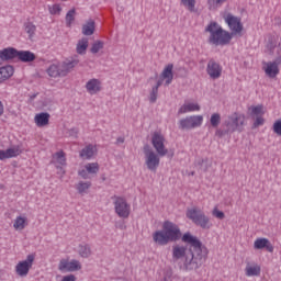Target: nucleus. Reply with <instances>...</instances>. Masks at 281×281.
<instances>
[{
	"instance_id": "nucleus-1",
	"label": "nucleus",
	"mask_w": 281,
	"mask_h": 281,
	"mask_svg": "<svg viewBox=\"0 0 281 281\" xmlns=\"http://www.w3.org/2000/svg\"><path fill=\"white\" fill-rule=\"evenodd\" d=\"M182 243L188 246L176 245L172 247V260L177 262V260L184 258L183 267L186 271L201 269L205 260H207V248L190 232L182 235Z\"/></svg>"
},
{
	"instance_id": "nucleus-2",
	"label": "nucleus",
	"mask_w": 281,
	"mask_h": 281,
	"mask_svg": "<svg viewBox=\"0 0 281 281\" xmlns=\"http://www.w3.org/2000/svg\"><path fill=\"white\" fill-rule=\"evenodd\" d=\"M182 238L183 236L181 235V228H179V225L170 221H165L162 224V231H156L153 234L154 243L161 247L168 245V243H177Z\"/></svg>"
},
{
	"instance_id": "nucleus-3",
	"label": "nucleus",
	"mask_w": 281,
	"mask_h": 281,
	"mask_svg": "<svg viewBox=\"0 0 281 281\" xmlns=\"http://www.w3.org/2000/svg\"><path fill=\"white\" fill-rule=\"evenodd\" d=\"M205 32L210 33L209 36V43L210 45H215L218 47L229 45L232 43V34L225 30H223V26L220 25L216 22H211L206 27Z\"/></svg>"
},
{
	"instance_id": "nucleus-4",
	"label": "nucleus",
	"mask_w": 281,
	"mask_h": 281,
	"mask_svg": "<svg viewBox=\"0 0 281 281\" xmlns=\"http://www.w3.org/2000/svg\"><path fill=\"white\" fill-rule=\"evenodd\" d=\"M223 126L224 130H217L215 135L217 137H225V135H229V133H243V126H245V114L235 112L227 116L224 121Z\"/></svg>"
},
{
	"instance_id": "nucleus-5",
	"label": "nucleus",
	"mask_w": 281,
	"mask_h": 281,
	"mask_svg": "<svg viewBox=\"0 0 281 281\" xmlns=\"http://www.w3.org/2000/svg\"><path fill=\"white\" fill-rule=\"evenodd\" d=\"M187 218L192 221L194 225H198V227H201L202 229H210L212 227L210 217L205 215V212L196 206L187 210Z\"/></svg>"
},
{
	"instance_id": "nucleus-6",
	"label": "nucleus",
	"mask_w": 281,
	"mask_h": 281,
	"mask_svg": "<svg viewBox=\"0 0 281 281\" xmlns=\"http://www.w3.org/2000/svg\"><path fill=\"white\" fill-rule=\"evenodd\" d=\"M143 153L145 155V166H147V169H149L150 172H157V168H159V164L161 161L159 157L161 156H159L158 153H155L153 147L148 144L144 145Z\"/></svg>"
},
{
	"instance_id": "nucleus-7",
	"label": "nucleus",
	"mask_w": 281,
	"mask_h": 281,
	"mask_svg": "<svg viewBox=\"0 0 281 281\" xmlns=\"http://www.w3.org/2000/svg\"><path fill=\"white\" fill-rule=\"evenodd\" d=\"M151 146H154L159 157H166V155H168V148H166V137L160 132H154L151 135Z\"/></svg>"
},
{
	"instance_id": "nucleus-8",
	"label": "nucleus",
	"mask_w": 281,
	"mask_h": 281,
	"mask_svg": "<svg viewBox=\"0 0 281 281\" xmlns=\"http://www.w3.org/2000/svg\"><path fill=\"white\" fill-rule=\"evenodd\" d=\"M114 210L120 218H128L131 216V204L122 196H114Z\"/></svg>"
},
{
	"instance_id": "nucleus-9",
	"label": "nucleus",
	"mask_w": 281,
	"mask_h": 281,
	"mask_svg": "<svg viewBox=\"0 0 281 281\" xmlns=\"http://www.w3.org/2000/svg\"><path fill=\"white\" fill-rule=\"evenodd\" d=\"M82 269V263H80L77 259H60L58 263V270L60 273H74V271H80Z\"/></svg>"
},
{
	"instance_id": "nucleus-10",
	"label": "nucleus",
	"mask_w": 281,
	"mask_h": 281,
	"mask_svg": "<svg viewBox=\"0 0 281 281\" xmlns=\"http://www.w3.org/2000/svg\"><path fill=\"white\" fill-rule=\"evenodd\" d=\"M33 265H34V255H27L25 260L18 262V265L15 266L16 276H20V278H26Z\"/></svg>"
},
{
	"instance_id": "nucleus-11",
	"label": "nucleus",
	"mask_w": 281,
	"mask_h": 281,
	"mask_svg": "<svg viewBox=\"0 0 281 281\" xmlns=\"http://www.w3.org/2000/svg\"><path fill=\"white\" fill-rule=\"evenodd\" d=\"M224 21L232 31V37L234 36V34H240V32H243V23L240 22V18L228 13L225 15Z\"/></svg>"
},
{
	"instance_id": "nucleus-12",
	"label": "nucleus",
	"mask_w": 281,
	"mask_h": 281,
	"mask_svg": "<svg viewBox=\"0 0 281 281\" xmlns=\"http://www.w3.org/2000/svg\"><path fill=\"white\" fill-rule=\"evenodd\" d=\"M203 124V116L202 115H193L187 116L186 119L180 120V128L182 131H190V128H196Z\"/></svg>"
},
{
	"instance_id": "nucleus-13",
	"label": "nucleus",
	"mask_w": 281,
	"mask_h": 281,
	"mask_svg": "<svg viewBox=\"0 0 281 281\" xmlns=\"http://www.w3.org/2000/svg\"><path fill=\"white\" fill-rule=\"evenodd\" d=\"M206 74L212 80H218L223 74V67L212 58L207 63Z\"/></svg>"
},
{
	"instance_id": "nucleus-14",
	"label": "nucleus",
	"mask_w": 281,
	"mask_h": 281,
	"mask_svg": "<svg viewBox=\"0 0 281 281\" xmlns=\"http://www.w3.org/2000/svg\"><path fill=\"white\" fill-rule=\"evenodd\" d=\"M60 65H61V75H64L65 77L68 74H71L75 67H78V65H80V57L78 55H74L71 57H68Z\"/></svg>"
},
{
	"instance_id": "nucleus-15",
	"label": "nucleus",
	"mask_w": 281,
	"mask_h": 281,
	"mask_svg": "<svg viewBox=\"0 0 281 281\" xmlns=\"http://www.w3.org/2000/svg\"><path fill=\"white\" fill-rule=\"evenodd\" d=\"M175 65L173 64H168L162 72L160 74V77L164 78L166 81H165V85L166 87H168L169 85H172V80H175Z\"/></svg>"
},
{
	"instance_id": "nucleus-16",
	"label": "nucleus",
	"mask_w": 281,
	"mask_h": 281,
	"mask_svg": "<svg viewBox=\"0 0 281 281\" xmlns=\"http://www.w3.org/2000/svg\"><path fill=\"white\" fill-rule=\"evenodd\" d=\"M19 49L14 47H7L0 50V60L8 61L18 58Z\"/></svg>"
},
{
	"instance_id": "nucleus-17",
	"label": "nucleus",
	"mask_w": 281,
	"mask_h": 281,
	"mask_svg": "<svg viewBox=\"0 0 281 281\" xmlns=\"http://www.w3.org/2000/svg\"><path fill=\"white\" fill-rule=\"evenodd\" d=\"M255 249H266L269 254H273V244L268 238H257L254 243Z\"/></svg>"
},
{
	"instance_id": "nucleus-18",
	"label": "nucleus",
	"mask_w": 281,
	"mask_h": 281,
	"mask_svg": "<svg viewBox=\"0 0 281 281\" xmlns=\"http://www.w3.org/2000/svg\"><path fill=\"white\" fill-rule=\"evenodd\" d=\"M19 155H21V149L19 147L8 148L7 150L0 149V161L19 157Z\"/></svg>"
},
{
	"instance_id": "nucleus-19",
	"label": "nucleus",
	"mask_w": 281,
	"mask_h": 281,
	"mask_svg": "<svg viewBox=\"0 0 281 281\" xmlns=\"http://www.w3.org/2000/svg\"><path fill=\"white\" fill-rule=\"evenodd\" d=\"M46 71L50 78H65L61 64H52Z\"/></svg>"
},
{
	"instance_id": "nucleus-20",
	"label": "nucleus",
	"mask_w": 281,
	"mask_h": 281,
	"mask_svg": "<svg viewBox=\"0 0 281 281\" xmlns=\"http://www.w3.org/2000/svg\"><path fill=\"white\" fill-rule=\"evenodd\" d=\"M263 65L268 78H276L280 74V68L273 61L263 63Z\"/></svg>"
},
{
	"instance_id": "nucleus-21",
	"label": "nucleus",
	"mask_w": 281,
	"mask_h": 281,
	"mask_svg": "<svg viewBox=\"0 0 281 281\" xmlns=\"http://www.w3.org/2000/svg\"><path fill=\"white\" fill-rule=\"evenodd\" d=\"M101 82L98 79H90L87 83H86V89L88 91V93H90L91 95L99 93V91L102 90L101 87Z\"/></svg>"
},
{
	"instance_id": "nucleus-22",
	"label": "nucleus",
	"mask_w": 281,
	"mask_h": 281,
	"mask_svg": "<svg viewBox=\"0 0 281 281\" xmlns=\"http://www.w3.org/2000/svg\"><path fill=\"white\" fill-rule=\"evenodd\" d=\"M18 60L21 63H34L36 55L31 50H18Z\"/></svg>"
},
{
	"instance_id": "nucleus-23",
	"label": "nucleus",
	"mask_w": 281,
	"mask_h": 281,
	"mask_svg": "<svg viewBox=\"0 0 281 281\" xmlns=\"http://www.w3.org/2000/svg\"><path fill=\"white\" fill-rule=\"evenodd\" d=\"M83 36H93L95 32V21L88 20L81 27Z\"/></svg>"
},
{
	"instance_id": "nucleus-24",
	"label": "nucleus",
	"mask_w": 281,
	"mask_h": 281,
	"mask_svg": "<svg viewBox=\"0 0 281 281\" xmlns=\"http://www.w3.org/2000/svg\"><path fill=\"white\" fill-rule=\"evenodd\" d=\"M88 47H89V38L82 37L77 43L76 52L77 54H79V56H85V54H87Z\"/></svg>"
},
{
	"instance_id": "nucleus-25",
	"label": "nucleus",
	"mask_w": 281,
	"mask_h": 281,
	"mask_svg": "<svg viewBox=\"0 0 281 281\" xmlns=\"http://www.w3.org/2000/svg\"><path fill=\"white\" fill-rule=\"evenodd\" d=\"M0 76L2 79L9 80V78H12L14 76V66L7 65L3 67H0Z\"/></svg>"
},
{
	"instance_id": "nucleus-26",
	"label": "nucleus",
	"mask_w": 281,
	"mask_h": 281,
	"mask_svg": "<svg viewBox=\"0 0 281 281\" xmlns=\"http://www.w3.org/2000/svg\"><path fill=\"white\" fill-rule=\"evenodd\" d=\"M35 124L36 126H47L49 124V113L42 112L35 115Z\"/></svg>"
},
{
	"instance_id": "nucleus-27",
	"label": "nucleus",
	"mask_w": 281,
	"mask_h": 281,
	"mask_svg": "<svg viewBox=\"0 0 281 281\" xmlns=\"http://www.w3.org/2000/svg\"><path fill=\"white\" fill-rule=\"evenodd\" d=\"M94 153H95V147H93V145L90 144L81 149L79 157H81V159H91Z\"/></svg>"
},
{
	"instance_id": "nucleus-28",
	"label": "nucleus",
	"mask_w": 281,
	"mask_h": 281,
	"mask_svg": "<svg viewBox=\"0 0 281 281\" xmlns=\"http://www.w3.org/2000/svg\"><path fill=\"white\" fill-rule=\"evenodd\" d=\"M78 254L81 258L91 257V246L89 244H80L78 246Z\"/></svg>"
},
{
	"instance_id": "nucleus-29",
	"label": "nucleus",
	"mask_w": 281,
	"mask_h": 281,
	"mask_svg": "<svg viewBox=\"0 0 281 281\" xmlns=\"http://www.w3.org/2000/svg\"><path fill=\"white\" fill-rule=\"evenodd\" d=\"M260 271H261L260 266L257 263L252 266L248 263L246 266V276L248 278L260 276Z\"/></svg>"
},
{
	"instance_id": "nucleus-30",
	"label": "nucleus",
	"mask_w": 281,
	"mask_h": 281,
	"mask_svg": "<svg viewBox=\"0 0 281 281\" xmlns=\"http://www.w3.org/2000/svg\"><path fill=\"white\" fill-rule=\"evenodd\" d=\"M192 111H201V106L196 103L183 104L179 109L178 113L183 114V113H188V112H192Z\"/></svg>"
},
{
	"instance_id": "nucleus-31",
	"label": "nucleus",
	"mask_w": 281,
	"mask_h": 281,
	"mask_svg": "<svg viewBox=\"0 0 281 281\" xmlns=\"http://www.w3.org/2000/svg\"><path fill=\"white\" fill-rule=\"evenodd\" d=\"M24 32L29 34V40L33 41L35 34H36V25L32 22H26L24 23Z\"/></svg>"
},
{
	"instance_id": "nucleus-32",
	"label": "nucleus",
	"mask_w": 281,
	"mask_h": 281,
	"mask_svg": "<svg viewBox=\"0 0 281 281\" xmlns=\"http://www.w3.org/2000/svg\"><path fill=\"white\" fill-rule=\"evenodd\" d=\"M86 170L89 175H98L100 172V165L98 162H89L86 165Z\"/></svg>"
},
{
	"instance_id": "nucleus-33",
	"label": "nucleus",
	"mask_w": 281,
	"mask_h": 281,
	"mask_svg": "<svg viewBox=\"0 0 281 281\" xmlns=\"http://www.w3.org/2000/svg\"><path fill=\"white\" fill-rule=\"evenodd\" d=\"M181 3L190 12H196V0H181Z\"/></svg>"
},
{
	"instance_id": "nucleus-34",
	"label": "nucleus",
	"mask_w": 281,
	"mask_h": 281,
	"mask_svg": "<svg viewBox=\"0 0 281 281\" xmlns=\"http://www.w3.org/2000/svg\"><path fill=\"white\" fill-rule=\"evenodd\" d=\"M89 188H91V182H78L76 189L79 192V194H87V190H89Z\"/></svg>"
},
{
	"instance_id": "nucleus-35",
	"label": "nucleus",
	"mask_w": 281,
	"mask_h": 281,
	"mask_svg": "<svg viewBox=\"0 0 281 281\" xmlns=\"http://www.w3.org/2000/svg\"><path fill=\"white\" fill-rule=\"evenodd\" d=\"M76 21V9H71L66 14V25L71 27V24Z\"/></svg>"
},
{
	"instance_id": "nucleus-36",
	"label": "nucleus",
	"mask_w": 281,
	"mask_h": 281,
	"mask_svg": "<svg viewBox=\"0 0 281 281\" xmlns=\"http://www.w3.org/2000/svg\"><path fill=\"white\" fill-rule=\"evenodd\" d=\"M25 221H26L25 217L18 216L13 224L14 229H19V231L25 229Z\"/></svg>"
},
{
	"instance_id": "nucleus-37",
	"label": "nucleus",
	"mask_w": 281,
	"mask_h": 281,
	"mask_svg": "<svg viewBox=\"0 0 281 281\" xmlns=\"http://www.w3.org/2000/svg\"><path fill=\"white\" fill-rule=\"evenodd\" d=\"M100 49H104V42L97 41L92 44L90 52H91V54H98V52H100Z\"/></svg>"
},
{
	"instance_id": "nucleus-38",
	"label": "nucleus",
	"mask_w": 281,
	"mask_h": 281,
	"mask_svg": "<svg viewBox=\"0 0 281 281\" xmlns=\"http://www.w3.org/2000/svg\"><path fill=\"white\" fill-rule=\"evenodd\" d=\"M196 166L202 172H207V170H210V162L207 161V159L198 160Z\"/></svg>"
},
{
	"instance_id": "nucleus-39",
	"label": "nucleus",
	"mask_w": 281,
	"mask_h": 281,
	"mask_svg": "<svg viewBox=\"0 0 281 281\" xmlns=\"http://www.w3.org/2000/svg\"><path fill=\"white\" fill-rule=\"evenodd\" d=\"M211 126L213 128H217V126L221 124V114L220 113H213L210 119Z\"/></svg>"
},
{
	"instance_id": "nucleus-40",
	"label": "nucleus",
	"mask_w": 281,
	"mask_h": 281,
	"mask_svg": "<svg viewBox=\"0 0 281 281\" xmlns=\"http://www.w3.org/2000/svg\"><path fill=\"white\" fill-rule=\"evenodd\" d=\"M227 0H207L210 10H216V8H221L223 3Z\"/></svg>"
},
{
	"instance_id": "nucleus-41",
	"label": "nucleus",
	"mask_w": 281,
	"mask_h": 281,
	"mask_svg": "<svg viewBox=\"0 0 281 281\" xmlns=\"http://www.w3.org/2000/svg\"><path fill=\"white\" fill-rule=\"evenodd\" d=\"M158 95H159V90L153 87L151 91L149 92V102L151 104H155V102H157Z\"/></svg>"
},
{
	"instance_id": "nucleus-42",
	"label": "nucleus",
	"mask_w": 281,
	"mask_h": 281,
	"mask_svg": "<svg viewBox=\"0 0 281 281\" xmlns=\"http://www.w3.org/2000/svg\"><path fill=\"white\" fill-rule=\"evenodd\" d=\"M55 156L57 157V161L60 166H66L67 165V158L65 157V151H57L55 154Z\"/></svg>"
},
{
	"instance_id": "nucleus-43",
	"label": "nucleus",
	"mask_w": 281,
	"mask_h": 281,
	"mask_svg": "<svg viewBox=\"0 0 281 281\" xmlns=\"http://www.w3.org/2000/svg\"><path fill=\"white\" fill-rule=\"evenodd\" d=\"M49 14H60L63 12V8L60 4H53L48 7Z\"/></svg>"
},
{
	"instance_id": "nucleus-44",
	"label": "nucleus",
	"mask_w": 281,
	"mask_h": 281,
	"mask_svg": "<svg viewBox=\"0 0 281 281\" xmlns=\"http://www.w3.org/2000/svg\"><path fill=\"white\" fill-rule=\"evenodd\" d=\"M249 110L251 111L250 115H262V105L251 106Z\"/></svg>"
},
{
	"instance_id": "nucleus-45",
	"label": "nucleus",
	"mask_w": 281,
	"mask_h": 281,
	"mask_svg": "<svg viewBox=\"0 0 281 281\" xmlns=\"http://www.w3.org/2000/svg\"><path fill=\"white\" fill-rule=\"evenodd\" d=\"M273 133H276V135H279V137H281V121L278 120L273 123Z\"/></svg>"
},
{
	"instance_id": "nucleus-46",
	"label": "nucleus",
	"mask_w": 281,
	"mask_h": 281,
	"mask_svg": "<svg viewBox=\"0 0 281 281\" xmlns=\"http://www.w3.org/2000/svg\"><path fill=\"white\" fill-rule=\"evenodd\" d=\"M213 216H215V218H220V221H223V218H225V213H223V211H220L218 209H214Z\"/></svg>"
},
{
	"instance_id": "nucleus-47",
	"label": "nucleus",
	"mask_w": 281,
	"mask_h": 281,
	"mask_svg": "<svg viewBox=\"0 0 281 281\" xmlns=\"http://www.w3.org/2000/svg\"><path fill=\"white\" fill-rule=\"evenodd\" d=\"M265 124V119L261 116H257L256 121L252 124V128H258V126H262Z\"/></svg>"
},
{
	"instance_id": "nucleus-48",
	"label": "nucleus",
	"mask_w": 281,
	"mask_h": 281,
	"mask_svg": "<svg viewBox=\"0 0 281 281\" xmlns=\"http://www.w3.org/2000/svg\"><path fill=\"white\" fill-rule=\"evenodd\" d=\"M78 175L81 179H91V177L89 176V171H87V169L79 170Z\"/></svg>"
},
{
	"instance_id": "nucleus-49",
	"label": "nucleus",
	"mask_w": 281,
	"mask_h": 281,
	"mask_svg": "<svg viewBox=\"0 0 281 281\" xmlns=\"http://www.w3.org/2000/svg\"><path fill=\"white\" fill-rule=\"evenodd\" d=\"M267 49H269L270 54H273V50L276 49V43H273L272 40H269L267 44Z\"/></svg>"
},
{
	"instance_id": "nucleus-50",
	"label": "nucleus",
	"mask_w": 281,
	"mask_h": 281,
	"mask_svg": "<svg viewBox=\"0 0 281 281\" xmlns=\"http://www.w3.org/2000/svg\"><path fill=\"white\" fill-rule=\"evenodd\" d=\"M279 69L281 67V53L278 54V56L272 61Z\"/></svg>"
},
{
	"instance_id": "nucleus-51",
	"label": "nucleus",
	"mask_w": 281,
	"mask_h": 281,
	"mask_svg": "<svg viewBox=\"0 0 281 281\" xmlns=\"http://www.w3.org/2000/svg\"><path fill=\"white\" fill-rule=\"evenodd\" d=\"M164 79L161 76L160 78L158 79L157 83L154 86V88L158 89L159 90V87H161L164 85Z\"/></svg>"
},
{
	"instance_id": "nucleus-52",
	"label": "nucleus",
	"mask_w": 281,
	"mask_h": 281,
	"mask_svg": "<svg viewBox=\"0 0 281 281\" xmlns=\"http://www.w3.org/2000/svg\"><path fill=\"white\" fill-rule=\"evenodd\" d=\"M69 135H70L71 137H78V128H71V130L69 131Z\"/></svg>"
},
{
	"instance_id": "nucleus-53",
	"label": "nucleus",
	"mask_w": 281,
	"mask_h": 281,
	"mask_svg": "<svg viewBox=\"0 0 281 281\" xmlns=\"http://www.w3.org/2000/svg\"><path fill=\"white\" fill-rule=\"evenodd\" d=\"M124 142H125L124 136H120V137L116 138L115 144H116V146H120V144H124Z\"/></svg>"
},
{
	"instance_id": "nucleus-54",
	"label": "nucleus",
	"mask_w": 281,
	"mask_h": 281,
	"mask_svg": "<svg viewBox=\"0 0 281 281\" xmlns=\"http://www.w3.org/2000/svg\"><path fill=\"white\" fill-rule=\"evenodd\" d=\"M277 54H281V38L277 46Z\"/></svg>"
},
{
	"instance_id": "nucleus-55",
	"label": "nucleus",
	"mask_w": 281,
	"mask_h": 281,
	"mask_svg": "<svg viewBox=\"0 0 281 281\" xmlns=\"http://www.w3.org/2000/svg\"><path fill=\"white\" fill-rule=\"evenodd\" d=\"M3 111H4L3 102L0 101V117L1 115H3Z\"/></svg>"
},
{
	"instance_id": "nucleus-56",
	"label": "nucleus",
	"mask_w": 281,
	"mask_h": 281,
	"mask_svg": "<svg viewBox=\"0 0 281 281\" xmlns=\"http://www.w3.org/2000/svg\"><path fill=\"white\" fill-rule=\"evenodd\" d=\"M34 98H36V94H33V95L31 97V100H34Z\"/></svg>"
},
{
	"instance_id": "nucleus-57",
	"label": "nucleus",
	"mask_w": 281,
	"mask_h": 281,
	"mask_svg": "<svg viewBox=\"0 0 281 281\" xmlns=\"http://www.w3.org/2000/svg\"><path fill=\"white\" fill-rule=\"evenodd\" d=\"M190 176H191V177H194V171H192V172L190 173Z\"/></svg>"
},
{
	"instance_id": "nucleus-58",
	"label": "nucleus",
	"mask_w": 281,
	"mask_h": 281,
	"mask_svg": "<svg viewBox=\"0 0 281 281\" xmlns=\"http://www.w3.org/2000/svg\"><path fill=\"white\" fill-rule=\"evenodd\" d=\"M120 229H124V225H121V226H120Z\"/></svg>"
}]
</instances>
